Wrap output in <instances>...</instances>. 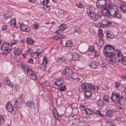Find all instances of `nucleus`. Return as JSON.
Masks as SVG:
<instances>
[{
  "label": "nucleus",
  "mask_w": 126,
  "mask_h": 126,
  "mask_svg": "<svg viewBox=\"0 0 126 126\" xmlns=\"http://www.w3.org/2000/svg\"><path fill=\"white\" fill-rule=\"evenodd\" d=\"M103 99L104 100L108 102L109 100V96L107 95H104L103 97Z\"/></svg>",
  "instance_id": "f704fd0d"
},
{
  "label": "nucleus",
  "mask_w": 126,
  "mask_h": 126,
  "mask_svg": "<svg viewBox=\"0 0 126 126\" xmlns=\"http://www.w3.org/2000/svg\"><path fill=\"white\" fill-rule=\"evenodd\" d=\"M26 41L27 43L29 45L32 44L35 42L32 38H28Z\"/></svg>",
  "instance_id": "ddd939ff"
},
{
  "label": "nucleus",
  "mask_w": 126,
  "mask_h": 126,
  "mask_svg": "<svg viewBox=\"0 0 126 126\" xmlns=\"http://www.w3.org/2000/svg\"><path fill=\"white\" fill-rule=\"evenodd\" d=\"M102 87L104 90H108V87L106 85H103Z\"/></svg>",
  "instance_id": "8fccbe9b"
},
{
  "label": "nucleus",
  "mask_w": 126,
  "mask_h": 126,
  "mask_svg": "<svg viewBox=\"0 0 126 126\" xmlns=\"http://www.w3.org/2000/svg\"><path fill=\"white\" fill-rule=\"evenodd\" d=\"M26 40L24 39H23L21 41V42L23 43H26Z\"/></svg>",
  "instance_id": "774afa93"
},
{
  "label": "nucleus",
  "mask_w": 126,
  "mask_h": 126,
  "mask_svg": "<svg viewBox=\"0 0 126 126\" xmlns=\"http://www.w3.org/2000/svg\"><path fill=\"white\" fill-rule=\"evenodd\" d=\"M9 47V43H5L3 44L1 47V50L5 51L3 52V55L8 54L11 50L10 49H8Z\"/></svg>",
  "instance_id": "20e7f679"
},
{
  "label": "nucleus",
  "mask_w": 126,
  "mask_h": 126,
  "mask_svg": "<svg viewBox=\"0 0 126 126\" xmlns=\"http://www.w3.org/2000/svg\"><path fill=\"white\" fill-rule=\"evenodd\" d=\"M21 30L23 31H25L26 32H28L30 31L29 28L28 26L27 25H22L20 27Z\"/></svg>",
  "instance_id": "9d476101"
},
{
  "label": "nucleus",
  "mask_w": 126,
  "mask_h": 126,
  "mask_svg": "<svg viewBox=\"0 0 126 126\" xmlns=\"http://www.w3.org/2000/svg\"><path fill=\"white\" fill-rule=\"evenodd\" d=\"M38 26V24L37 23H34L33 26V28H36Z\"/></svg>",
  "instance_id": "de8ad7c7"
},
{
  "label": "nucleus",
  "mask_w": 126,
  "mask_h": 126,
  "mask_svg": "<svg viewBox=\"0 0 126 126\" xmlns=\"http://www.w3.org/2000/svg\"><path fill=\"white\" fill-rule=\"evenodd\" d=\"M95 114H96L98 115V116H101V117H102L104 116L101 113L100 111V110L96 111L95 112Z\"/></svg>",
  "instance_id": "473e14b6"
},
{
  "label": "nucleus",
  "mask_w": 126,
  "mask_h": 126,
  "mask_svg": "<svg viewBox=\"0 0 126 126\" xmlns=\"http://www.w3.org/2000/svg\"><path fill=\"white\" fill-rule=\"evenodd\" d=\"M31 73V75L30 76L31 78L32 79L36 80V77L35 74L34 72L33 73Z\"/></svg>",
  "instance_id": "c756f323"
},
{
  "label": "nucleus",
  "mask_w": 126,
  "mask_h": 126,
  "mask_svg": "<svg viewBox=\"0 0 126 126\" xmlns=\"http://www.w3.org/2000/svg\"><path fill=\"white\" fill-rule=\"evenodd\" d=\"M72 43L71 41L69 40L66 41L65 42V46L66 47H69L71 45Z\"/></svg>",
  "instance_id": "cd10ccee"
},
{
  "label": "nucleus",
  "mask_w": 126,
  "mask_h": 126,
  "mask_svg": "<svg viewBox=\"0 0 126 126\" xmlns=\"http://www.w3.org/2000/svg\"><path fill=\"white\" fill-rule=\"evenodd\" d=\"M58 35H57H57H55V36H54L53 37V39H55L57 40L59 38H58Z\"/></svg>",
  "instance_id": "bf43d9fd"
},
{
  "label": "nucleus",
  "mask_w": 126,
  "mask_h": 126,
  "mask_svg": "<svg viewBox=\"0 0 126 126\" xmlns=\"http://www.w3.org/2000/svg\"><path fill=\"white\" fill-rule=\"evenodd\" d=\"M10 27L12 28V29H13L14 27H16V24H11Z\"/></svg>",
  "instance_id": "13d9d810"
},
{
  "label": "nucleus",
  "mask_w": 126,
  "mask_h": 126,
  "mask_svg": "<svg viewBox=\"0 0 126 126\" xmlns=\"http://www.w3.org/2000/svg\"><path fill=\"white\" fill-rule=\"evenodd\" d=\"M87 12L88 13V16H90L91 18L92 19V18L94 16L95 14L93 12H91L90 11V9L89 11H87Z\"/></svg>",
  "instance_id": "2eb2a0df"
},
{
  "label": "nucleus",
  "mask_w": 126,
  "mask_h": 126,
  "mask_svg": "<svg viewBox=\"0 0 126 126\" xmlns=\"http://www.w3.org/2000/svg\"><path fill=\"white\" fill-rule=\"evenodd\" d=\"M106 3V0H98L96 2L97 5H99L101 7L104 6Z\"/></svg>",
  "instance_id": "39448f33"
},
{
  "label": "nucleus",
  "mask_w": 126,
  "mask_h": 126,
  "mask_svg": "<svg viewBox=\"0 0 126 126\" xmlns=\"http://www.w3.org/2000/svg\"><path fill=\"white\" fill-rule=\"evenodd\" d=\"M16 101L17 102H18V103L20 104L21 105V104L23 102L22 97L21 96L19 98L17 99Z\"/></svg>",
  "instance_id": "412c9836"
},
{
  "label": "nucleus",
  "mask_w": 126,
  "mask_h": 126,
  "mask_svg": "<svg viewBox=\"0 0 126 126\" xmlns=\"http://www.w3.org/2000/svg\"><path fill=\"white\" fill-rule=\"evenodd\" d=\"M20 51L19 50V48H18L16 49H15L14 51V53L15 55H17L20 54Z\"/></svg>",
  "instance_id": "bb28decb"
},
{
  "label": "nucleus",
  "mask_w": 126,
  "mask_h": 126,
  "mask_svg": "<svg viewBox=\"0 0 126 126\" xmlns=\"http://www.w3.org/2000/svg\"><path fill=\"white\" fill-rule=\"evenodd\" d=\"M43 59V63L44 65H45L47 63V58L46 57H44Z\"/></svg>",
  "instance_id": "58836bf2"
},
{
  "label": "nucleus",
  "mask_w": 126,
  "mask_h": 126,
  "mask_svg": "<svg viewBox=\"0 0 126 126\" xmlns=\"http://www.w3.org/2000/svg\"><path fill=\"white\" fill-rule=\"evenodd\" d=\"M57 60L58 62L60 63L64 62V61L65 60L63 59V57H59L57 59Z\"/></svg>",
  "instance_id": "2f4dec72"
},
{
  "label": "nucleus",
  "mask_w": 126,
  "mask_h": 126,
  "mask_svg": "<svg viewBox=\"0 0 126 126\" xmlns=\"http://www.w3.org/2000/svg\"><path fill=\"white\" fill-rule=\"evenodd\" d=\"M85 113L88 115L92 114L94 112V111L91 110L89 108L86 109L85 110Z\"/></svg>",
  "instance_id": "4468645a"
},
{
  "label": "nucleus",
  "mask_w": 126,
  "mask_h": 126,
  "mask_svg": "<svg viewBox=\"0 0 126 126\" xmlns=\"http://www.w3.org/2000/svg\"><path fill=\"white\" fill-rule=\"evenodd\" d=\"M86 90H90L92 89L93 87L89 83H87L86 84Z\"/></svg>",
  "instance_id": "4be33fe9"
},
{
  "label": "nucleus",
  "mask_w": 126,
  "mask_h": 126,
  "mask_svg": "<svg viewBox=\"0 0 126 126\" xmlns=\"http://www.w3.org/2000/svg\"><path fill=\"white\" fill-rule=\"evenodd\" d=\"M25 72L27 73V75L28 76H30L31 75V73H32L34 72L33 71L30 69H28L26 67V70L25 71Z\"/></svg>",
  "instance_id": "f3484780"
},
{
  "label": "nucleus",
  "mask_w": 126,
  "mask_h": 126,
  "mask_svg": "<svg viewBox=\"0 0 126 126\" xmlns=\"http://www.w3.org/2000/svg\"><path fill=\"white\" fill-rule=\"evenodd\" d=\"M64 13V11L62 10H60L59 11V14L60 15H62Z\"/></svg>",
  "instance_id": "5fc2aeb1"
},
{
  "label": "nucleus",
  "mask_w": 126,
  "mask_h": 126,
  "mask_svg": "<svg viewBox=\"0 0 126 126\" xmlns=\"http://www.w3.org/2000/svg\"><path fill=\"white\" fill-rule=\"evenodd\" d=\"M87 51H92L94 53H95V56H97L98 55V54H96L97 52L96 51V50L94 49V48L92 46H90L89 47V48L88 50Z\"/></svg>",
  "instance_id": "9b49d317"
},
{
  "label": "nucleus",
  "mask_w": 126,
  "mask_h": 126,
  "mask_svg": "<svg viewBox=\"0 0 126 126\" xmlns=\"http://www.w3.org/2000/svg\"><path fill=\"white\" fill-rule=\"evenodd\" d=\"M86 91L85 94V97L87 98L90 97L92 94V92L90 90H86Z\"/></svg>",
  "instance_id": "dca6fc26"
},
{
  "label": "nucleus",
  "mask_w": 126,
  "mask_h": 126,
  "mask_svg": "<svg viewBox=\"0 0 126 126\" xmlns=\"http://www.w3.org/2000/svg\"><path fill=\"white\" fill-rule=\"evenodd\" d=\"M7 28V27L6 25H5L3 26L2 28V31L5 30Z\"/></svg>",
  "instance_id": "3c124183"
},
{
  "label": "nucleus",
  "mask_w": 126,
  "mask_h": 126,
  "mask_svg": "<svg viewBox=\"0 0 126 126\" xmlns=\"http://www.w3.org/2000/svg\"><path fill=\"white\" fill-rule=\"evenodd\" d=\"M114 114V112L112 110H109L107 111L106 113V115L107 116L110 117L113 115Z\"/></svg>",
  "instance_id": "6ab92c4d"
},
{
  "label": "nucleus",
  "mask_w": 126,
  "mask_h": 126,
  "mask_svg": "<svg viewBox=\"0 0 126 126\" xmlns=\"http://www.w3.org/2000/svg\"><path fill=\"white\" fill-rule=\"evenodd\" d=\"M66 25L65 24H62L60 25L59 27V29L61 30V31H62L64 30L66 28Z\"/></svg>",
  "instance_id": "a211bd4d"
},
{
  "label": "nucleus",
  "mask_w": 126,
  "mask_h": 126,
  "mask_svg": "<svg viewBox=\"0 0 126 126\" xmlns=\"http://www.w3.org/2000/svg\"><path fill=\"white\" fill-rule=\"evenodd\" d=\"M116 16H113L114 18H118L119 19H120L121 18V16L120 14H118V13H117V14H116Z\"/></svg>",
  "instance_id": "a19ab883"
},
{
  "label": "nucleus",
  "mask_w": 126,
  "mask_h": 126,
  "mask_svg": "<svg viewBox=\"0 0 126 126\" xmlns=\"http://www.w3.org/2000/svg\"><path fill=\"white\" fill-rule=\"evenodd\" d=\"M98 104L99 106H101L103 105V102L102 101H98Z\"/></svg>",
  "instance_id": "49530a36"
},
{
  "label": "nucleus",
  "mask_w": 126,
  "mask_h": 126,
  "mask_svg": "<svg viewBox=\"0 0 126 126\" xmlns=\"http://www.w3.org/2000/svg\"><path fill=\"white\" fill-rule=\"evenodd\" d=\"M63 81L60 79H56L55 82V84L57 86L61 85L63 82Z\"/></svg>",
  "instance_id": "6e6552de"
},
{
  "label": "nucleus",
  "mask_w": 126,
  "mask_h": 126,
  "mask_svg": "<svg viewBox=\"0 0 126 126\" xmlns=\"http://www.w3.org/2000/svg\"><path fill=\"white\" fill-rule=\"evenodd\" d=\"M103 11H104L106 15H110L112 16H115L116 14L118 12V9L117 7L112 4H109L107 6L103 8L102 9Z\"/></svg>",
  "instance_id": "f03ea898"
},
{
  "label": "nucleus",
  "mask_w": 126,
  "mask_h": 126,
  "mask_svg": "<svg viewBox=\"0 0 126 126\" xmlns=\"http://www.w3.org/2000/svg\"><path fill=\"white\" fill-rule=\"evenodd\" d=\"M33 62V59L32 58L30 59L28 61V62L31 64H32Z\"/></svg>",
  "instance_id": "603ef678"
},
{
  "label": "nucleus",
  "mask_w": 126,
  "mask_h": 126,
  "mask_svg": "<svg viewBox=\"0 0 126 126\" xmlns=\"http://www.w3.org/2000/svg\"><path fill=\"white\" fill-rule=\"evenodd\" d=\"M80 107L81 108V110H83L85 109V107L83 105H80Z\"/></svg>",
  "instance_id": "680f3d73"
},
{
  "label": "nucleus",
  "mask_w": 126,
  "mask_h": 126,
  "mask_svg": "<svg viewBox=\"0 0 126 126\" xmlns=\"http://www.w3.org/2000/svg\"><path fill=\"white\" fill-rule=\"evenodd\" d=\"M80 87L83 90L87 91V90H86V84L85 83H83L82 85H80Z\"/></svg>",
  "instance_id": "a878e982"
},
{
  "label": "nucleus",
  "mask_w": 126,
  "mask_h": 126,
  "mask_svg": "<svg viewBox=\"0 0 126 126\" xmlns=\"http://www.w3.org/2000/svg\"><path fill=\"white\" fill-rule=\"evenodd\" d=\"M93 89L94 91L95 92H96L97 91L99 87L98 86H94V87H93Z\"/></svg>",
  "instance_id": "e433bc0d"
},
{
  "label": "nucleus",
  "mask_w": 126,
  "mask_h": 126,
  "mask_svg": "<svg viewBox=\"0 0 126 126\" xmlns=\"http://www.w3.org/2000/svg\"><path fill=\"white\" fill-rule=\"evenodd\" d=\"M114 86L116 88H118L120 86L119 84L117 82H115L114 84Z\"/></svg>",
  "instance_id": "09e8293b"
},
{
  "label": "nucleus",
  "mask_w": 126,
  "mask_h": 126,
  "mask_svg": "<svg viewBox=\"0 0 126 126\" xmlns=\"http://www.w3.org/2000/svg\"><path fill=\"white\" fill-rule=\"evenodd\" d=\"M21 105L18 103L16 101L14 104V106L16 108L18 109L21 106Z\"/></svg>",
  "instance_id": "b1692460"
},
{
  "label": "nucleus",
  "mask_w": 126,
  "mask_h": 126,
  "mask_svg": "<svg viewBox=\"0 0 126 126\" xmlns=\"http://www.w3.org/2000/svg\"><path fill=\"white\" fill-rule=\"evenodd\" d=\"M43 8L46 12L48 11L50 9V7L46 5H44Z\"/></svg>",
  "instance_id": "5701e85b"
},
{
  "label": "nucleus",
  "mask_w": 126,
  "mask_h": 126,
  "mask_svg": "<svg viewBox=\"0 0 126 126\" xmlns=\"http://www.w3.org/2000/svg\"><path fill=\"white\" fill-rule=\"evenodd\" d=\"M107 21L106 20H103L102 21V22L103 23V24L105 25V28L107 27L108 26L107 25Z\"/></svg>",
  "instance_id": "c9c22d12"
},
{
  "label": "nucleus",
  "mask_w": 126,
  "mask_h": 126,
  "mask_svg": "<svg viewBox=\"0 0 126 126\" xmlns=\"http://www.w3.org/2000/svg\"><path fill=\"white\" fill-rule=\"evenodd\" d=\"M21 67L22 69L24 70L25 72V71H26V67H27V68H28L25 65H24L23 66H22Z\"/></svg>",
  "instance_id": "864d4df0"
},
{
  "label": "nucleus",
  "mask_w": 126,
  "mask_h": 126,
  "mask_svg": "<svg viewBox=\"0 0 126 126\" xmlns=\"http://www.w3.org/2000/svg\"><path fill=\"white\" fill-rule=\"evenodd\" d=\"M4 122V120L3 117H1V118H0V125L2 124H3Z\"/></svg>",
  "instance_id": "ea45409f"
},
{
  "label": "nucleus",
  "mask_w": 126,
  "mask_h": 126,
  "mask_svg": "<svg viewBox=\"0 0 126 126\" xmlns=\"http://www.w3.org/2000/svg\"><path fill=\"white\" fill-rule=\"evenodd\" d=\"M26 105L27 106H29V107L32 109L35 108V107L34 105V103L32 101H27Z\"/></svg>",
  "instance_id": "423d86ee"
},
{
  "label": "nucleus",
  "mask_w": 126,
  "mask_h": 126,
  "mask_svg": "<svg viewBox=\"0 0 126 126\" xmlns=\"http://www.w3.org/2000/svg\"><path fill=\"white\" fill-rule=\"evenodd\" d=\"M13 107L12 105L10 103H7L6 104V107L7 110L8 109V108H10Z\"/></svg>",
  "instance_id": "72a5a7b5"
},
{
  "label": "nucleus",
  "mask_w": 126,
  "mask_h": 126,
  "mask_svg": "<svg viewBox=\"0 0 126 126\" xmlns=\"http://www.w3.org/2000/svg\"><path fill=\"white\" fill-rule=\"evenodd\" d=\"M49 2L48 0H44L42 1L43 2V3H42V4L46 5Z\"/></svg>",
  "instance_id": "37998d69"
},
{
  "label": "nucleus",
  "mask_w": 126,
  "mask_h": 126,
  "mask_svg": "<svg viewBox=\"0 0 126 126\" xmlns=\"http://www.w3.org/2000/svg\"><path fill=\"white\" fill-rule=\"evenodd\" d=\"M99 62L96 61L92 62L90 64V66L93 68H95L98 67Z\"/></svg>",
  "instance_id": "0eeeda50"
},
{
  "label": "nucleus",
  "mask_w": 126,
  "mask_h": 126,
  "mask_svg": "<svg viewBox=\"0 0 126 126\" xmlns=\"http://www.w3.org/2000/svg\"><path fill=\"white\" fill-rule=\"evenodd\" d=\"M29 51L30 53H31V50L30 48H28V50L26 51L25 52V54H27Z\"/></svg>",
  "instance_id": "052dcab7"
},
{
  "label": "nucleus",
  "mask_w": 126,
  "mask_h": 126,
  "mask_svg": "<svg viewBox=\"0 0 126 126\" xmlns=\"http://www.w3.org/2000/svg\"><path fill=\"white\" fill-rule=\"evenodd\" d=\"M120 8L124 13L126 14V6L124 5H121Z\"/></svg>",
  "instance_id": "aec40b11"
},
{
  "label": "nucleus",
  "mask_w": 126,
  "mask_h": 126,
  "mask_svg": "<svg viewBox=\"0 0 126 126\" xmlns=\"http://www.w3.org/2000/svg\"><path fill=\"white\" fill-rule=\"evenodd\" d=\"M79 56L77 53L75 52L72 55V59L73 60L77 61L79 59Z\"/></svg>",
  "instance_id": "1a4fd4ad"
},
{
  "label": "nucleus",
  "mask_w": 126,
  "mask_h": 126,
  "mask_svg": "<svg viewBox=\"0 0 126 126\" xmlns=\"http://www.w3.org/2000/svg\"><path fill=\"white\" fill-rule=\"evenodd\" d=\"M76 6L80 8H82L83 6L82 4L81 3H78L77 4Z\"/></svg>",
  "instance_id": "4c0bfd02"
},
{
  "label": "nucleus",
  "mask_w": 126,
  "mask_h": 126,
  "mask_svg": "<svg viewBox=\"0 0 126 126\" xmlns=\"http://www.w3.org/2000/svg\"><path fill=\"white\" fill-rule=\"evenodd\" d=\"M67 94H68V95H72V93L70 91H68L67 93Z\"/></svg>",
  "instance_id": "0e129e2a"
},
{
  "label": "nucleus",
  "mask_w": 126,
  "mask_h": 126,
  "mask_svg": "<svg viewBox=\"0 0 126 126\" xmlns=\"http://www.w3.org/2000/svg\"><path fill=\"white\" fill-rule=\"evenodd\" d=\"M5 82L6 84L7 85L10 84V81L7 78H6V80H5Z\"/></svg>",
  "instance_id": "a18cd8bd"
},
{
  "label": "nucleus",
  "mask_w": 126,
  "mask_h": 126,
  "mask_svg": "<svg viewBox=\"0 0 126 126\" xmlns=\"http://www.w3.org/2000/svg\"><path fill=\"white\" fill-rule=\"evenodd\" d=\"M106 35L108 38L109 39H112L114 38V36L113 35V33L112 32L107 31Z\"/></svg>",
  "instance_id": "f8f14e48"
},
{
  "label": "nucleus",
  "mask_w": 126,
  "mask_h": 126,
  "mask_svg": "<svg viewBox=\"0 0 126 126\" xmlns=\"http://www.w3.org/2000/svg\"><path fill=\"white\" fill-rule=\"evenodd\" d=\"M65 36L64 35H61L60 34V39H61L63 38H65Z\"/></svg>",
  "instance_id": "4d7b16f0"
},
{
  "label": "nucleus",
  "mask_w": 126,
  "mask_h": 126,
  "mask_svg": "<svg viewBox=\"0 0 126 126\" xmlns=\"http://www.w3.org/2000/svg\"><path fill=\"white\" fill-rule=\"evenodd\" d=\"M98 32L99 33V34H103V31L101 29H100L99 30Z\"/></svg>",
  "instance_id": "e2e57ef3"
},
{
  "label": "nucleus",
  "mask_w": 126,
  "mask_h": 126,
  "mask_svg": "<svg viewBox=\"0 0 126 126\" xmlns=\"http://www.w3.org/2000/svg\"><path fill=\"white\" fill-rule=\"evenodd\" d=\"M11 23L12 24H16V19L15 18L11 20Z\"/></svg>",
  "instance_id": "79ce46f5"
},
{
  "label": "nucleus",
  "mask_w": 126,
  "mask_h": 126,
  "mask_svg": "<svg viewBox=\"0 0 126 126\" xmlns=\"http://www.w3.org/2000/svg\"><path fill=\"white\" fill-rule=\"evenodd\" d=\"M103 34H99L98 35V37H99L100 39L101 40L102 39L103 37Z\"/></svg>",
  "instance_id": "c03bdc74"
},
{
  "label": "nucleus",
  "mask_w": 126,
  "mask_h": 126,
  "mask_svg": "<svg viewBox=\"0 0 126 126\" xmlns=\"http://www.w3.org/2000/svg\"><path fill=\"white\" fill-rule=\"evenodd\" d=\"M104 54L107 58L110 59L109 62H119L122 60V63L126 65V57L123 58V54L120 51L115 50L114 46L110 45H106L103 50Z\"/></svg>",
  "instance_id": "f257e3e1"
},
{
  "label": "nucleus",
  "mask_w": 126,
  "mask_h": 126,
  "mask_svg": "<svg viewBox=\"0 0 126 126\" xmlns=\"http://www.w3.org/2000/svg\"><path fill=\"white\" fill-rule=\"evenodd\" d=\"M70 70H69L68 69L66 68L65 69V75L66 76H68L70 74Z\"/></svg>",
  "instance_id": "393cba45"
},
{
  "label": "nucleus",
  "mask_w": 126,
  "mask_h": 126,
  "mask_svg": "<svg viewBox=\"0 0 126 126\" xmlns=\"http://www.w3.org/2000/svg\"><path fill=\"white\" fill-rule=\"evenodd\" d=\"M5 16L7 18H8L9 17L10 15L8 14L7 13L6 14H5Z\"/></svg>",
  "instance_id": "338daca9"
},
{
  "label": "nucleus",
  "mask_w": 126,
  "mask_h": 126,
  "mask_svg": "<svg viewBox=\"0 0 126 126\" xmlns=\"http://www.w3.org/2000/svg\"><path fill=\"white\" fill-rule=\"evenodd\" d=\"M107 25H108L109 26H110L111 25L112 23L111 22L109 21H107Z\"/></svg>",
  "instance_id": "69168bd1"
},
{
  "label": "nucleus",
  "mask_w": 126,
  "mask_h": 126,
  "mask_svg": "<svg viewBox=\"0 0 126 126\" xmlns=\"http://www.w3.org/2000/svg\"><path fill=\"white\" fill-rule=\"evenodd\" d=\"M13 107H12L10 108H8V109H7V110L9 112H12L13 111Z\"/></svg>",
  "instance_id": "6e6d98bb"
},
{
  "label": "nucleus",
  "mask_w": 126,
  "mask_h": 126,
  "mask_svg": "<svg viewBox=\"0 0 126 126\" xmlns=\"http://www.w3.org/2000/svg\"><path fill=\"white\" fill-rule=\"evenodd\" d=\"M94 16V17L92 18V19L94 21H96L100 18L101 17V16L96 15L95 14Z\"/></svg>",
  "instance_id": "7c9ffc66"
},
{
  "label": "nucleus",
  "mask_w": 126,
  "mask_h": 126,
  "mask_svg": "<svg viewBox=\"0 0 126 126\" xmlns=\"http://www.w3.org/2000/svg\"><path fill=\"white\" fill-rule=\"evenodd\" d=\"M111 99L115 103L121 106H124L126 105V98L122 96H120L119 94H114L113 93L111 97Z\"/></svg>",
  "instance_id": "7ed1b4c3"
},
{
  "label": "nucleus",
  "mask_w": 126,
  "mask_h": 126,
  "mask_svg": "<svg viewBox=\"0 0 126 126\" xmlns=\"http://www.w3.org/2000/svg\"><path fill=\"white\" fill-rule=\"evenodd\" d=\"M58 89H59V90L60 91H64V90H65L64 91H65L66 89L65 86H62L58 88Z\"/></svg>",
  "instance_id": "c85d7f7f"
}]
</instances>
